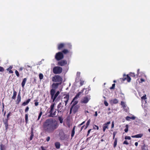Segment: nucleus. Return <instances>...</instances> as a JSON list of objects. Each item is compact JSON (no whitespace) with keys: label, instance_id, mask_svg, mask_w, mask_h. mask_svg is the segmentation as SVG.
<instances>
[{"label":"nucleus","instance_id":"f257e3e1","mask_svg":"<svg viewBox=\"0 0 150 150\" xmlns=\"http://www.w3.org/2000/svg\"><path fill=\"white\" fill-rule=\"evenodd\" d=\"M58 127L57 121L51 118L47 120L43 124L44 130L48 132H52Z\"/></svg>","mask_w":150,"mask_h":150},{"label":"nucleus","instance_id":"f03ea898","mask_svg":"<svg viewBox=\"0 0 150 150\" xmlns=\"http://www.w3.org/2000/svg\"><path fill=\"white\" fill-rule=\"evenodd\" d=\"M52 71L55 74H59L62 72V68L59 66H56L53 68Z\"/></svg>","mask_w":150,"mask_h":150},{"label":"nucleus","instance_id":"7ed1b4c3","mask_svg":"<svg viewBox=\"0 0 150 150\" xmlns=\"http://www.w3.org/2000/svg\"><path fill=\"white\" fill-rule=\"evenodd\" d=\"M64 58V54L61 52L56 53L55 56V58L57 61L61 60L63 59Z\"/></svg>","mask_w":150,"mask_h":150},{"label":"nucleus","instance_id":"20e7f679","mask_svg":"<svg viewBox=\"0 0 150 150\" xmlns=\"http://www.w3.org/2000/svg\"><path fill=\"white\" fill-rule=\"evenodd\" d=\"M64 105L62 103H60L57 106L58 112H63L65 110V108L64 107Z\"/></svg>","mask_w":150,"mask_h":150},{"label":"nucleus","instance_id":"39448f33","mask_svg":"<svg viewBox=\"0 0 150 150\" xmlns=\"http://www.w3.org/2000/svg\"><path fill=\"white\" fill-rule=\"evenodd\" d=\"M121 81L122 82L126 80L128 82H129L131 80V79L128 74L127 75L124 74L123 75V77L122 79H121Z\"/></svg>","mask_w":150,"mask_h":150},{"label":"nucleus","instance_id":"423d86ee","mask_svg":"<svg viewBox=\"0 0 150 150\" xmlns=\"http://www.w3.org/2000/svg\"><path fill=\"white\" fill-rule=\"evenodd\" d=\"M54 106V104H52L50 107L51 110L50 111L51 116L53 117L57 115V112L55 111L54 112H53V110Z\"/></svg>","mask_w":150,"mask_h":150},{"label":"nucleus","instance_id":"0eeeda50","mask_svg":"<svg viewBox=\"0 0 150 150\" xmlns=\"http://www.w3.org/2000/svg\"><path fill=\"white\" fill-rule=\"evenodd\" d=\"M62 78L59 75H56L52 78L53 82H60L62 81Z\"/></svg>","mask_w":150,"mask_h":150},{"label":"nucleus","instance_id":"6e6552de","mask_svg":"<svg viewBox=\"0 0 150 150\" xmlns=\"http://www.w3.org/2000/svg\"><path fill=\"white\" fill-rule=\"evenodd\" d=\"M64 96H65L63 99L62 103L63 105H64V103H65V106H66L69 100V94H66V95L64 94Z\"/></svg>","mask_w":150,"mask_h":150},{"label":"nucleus","instance_id":"1a4fd4ad","mask_svg":"<svg viewBox=\"0 0 150 150\" xmlns=\"http://www.w3.org/2000/svg\"><path fill=\"white\" fill-rule=\"evenodd\" d=\"M67 64V61L65 60H62L59 61L57 63V65L59 66H64Z\"/></svg>","mask_w":150,"mask_h":150},{"label":"nucleus","instance_id":"9d476101","mask_svg":"<svg viewBox=\"0 0 150 150\" xmlns=\"http://www.w3.org/2000/svg\"><path fill=\"white\" fill-rule=\"evenodd\" d=\"M65 46V44L64 43H60L58 45L57 49L59 50H61Z\"/></svg>","mask_w":150,"mask_h":150},{"label":"nucleus","instance_id":"9b49d317","mask_svg":"<svg viewBox=\"0 0 150 150\" xmlns=\"http://www.w3.org/2000/svg\"><path fill=\"white\" fill-rule=\"evenodd\" d=\"M141 149L142 150H148V145L143 143L141 146Z\"/></svg>","mask_w":150,"mask_h":150},{"label":"nucleus","instance_id":"f8f14e48","mask_svg":"<svg viewBox=\"0 0 150 150\" xmlns=\"http://www.w3.org/2000/svg\"><path fill=\"white\" fill-rule=\"evenodd\" d=\"M89 89L88 88H83L81 91L79 92L78 94H81L85 92V94H88L89 93Z\"/></svg>","mask_w":150,"mask_h":150},{"label":"nucleus","instance_id":"ddd939ff","mask_svg":"<svg viewBox=\"0 0 150 150\" xmlns=\"http://www.w3.org/2000/svg\"><path fill=\"white\" fill-rule=\"evenodd\" d=\"M89 98L86 97H84L81 100V103H86L89 101Z\"/></svg>","mask_w":150,"mask_h":150},{"label":"nucleus","instance_id":"4468645a","mask_svg":"<svg viewBox=\"0 0 150 150\" xmlns=\"http://www.w3.org/2000/svg\"><path fill=\"white\" fill-rule=\"evenodd\" d=\"M115 94H122L120 88L119 87L116 88L115 89Z\"/></svg>","mask_w":150,"mask_h":150},{"label":"nucleus","instance_id":"2eb2a0df","mask_svg":"<svg viewBox=\"0 0 150 150\" xmlns=\"http://www.w3.org/2000/svg\"><path fill=\"white\" fill-rule=\"evenodd\" d=\"M63 54H66L70 52V51L67 49H64L62 52H61Z\"/></svg>","mask_w":150,"mask_h":150},{"label":"nucleus","instance_id":"dca6fc26","mask_svg":"<svg viewBox=\"0 0 150 150\" xmlns=\"http://www.w3.org/2000/svg\"><path fill=\"white\" fill-rule=\"evenodd\" d=\"M59 84L58 83H53L52 86V88L56 89L58 88Z\"/></svg>","mask_w":150,"mask_h":150},{"label":"nucleus","instance_id":"f3484780","mask_svg":"<svg viewBox=\"0 0 150 150\" xmlns=\"http://www.w3.org/2000/svg\"><path fill=\"white\" fill-rule=\"evenodd\" d=\"M8 119H6L3 120V122L5 125V127H6V129H8Z\"/></svg>","mask_w":150,"mask_h":150},{"label":"nucleus","instance_id":"a211bd4d","mask_svg":"<svg viewBox=\"0 0 150 150\" xmlns=\"http://www.w3.org/2000/svg\"><path fill=\"white\" fill-rule=\"evenodd\" d=\"M59 94H51V98L53 100V102H54L56 98Z\"/></svg>","mask_w":150,"mask_h":150},{"label":"nucleus","instance_id":"6ab92c4d","mask_svg":"<svg viewBox=\"0 0 150 150\" xmlns=\"http://www.w3.org/2000/svg\"><path fill=\"white\" fill-rule=\"evenodd\" d=\"M79 108V106L77 105L74 107L73 111L74 113L78 111Z\"/></svg>","mask_w":150,"mask_h":150},{"label":"nucleus","instance_id":"aec40b11","mask_svg":"<svg viewBox=\"0 0 150 150\" xmlns=\"http://www.w3.org/2000/svg\"><path fill=\"white\" fill-rule=\"evenodd\" d=\"M21 100V97L20 94H18L17 96V98L16 101V104H18Z\"/></svg>","mask_w":150,"mask_h":150},{"label":"nucleus","instance_id":"412c9836","mask_svg":"<svg viewBox=\"0 0 150 150\" xmlns=\"http://www.w3.org/2000/svg\"><path fill=\"white\" fill-rule=\"evenodd\" d=\"M143 136V134H137L134 136H132V137L133 138H141Z\"/></svg>","mask_w":150,"mask_h":150},{"label":"nucleus","instance_id":"4be33fe9","mask_svg":"<svg viewBox=\"0 0 150 150\" xmlns=\"http://www.w3.org/2000/svg\"><path fill=\"white\" fill-rule=\"evenodd\" d=\"M26 81L27 79L26 78H25L23 79V81L21 83V85L23 87L25 85Z\"/></svg>","mask_w":150,"mask_h":150},{"label":"nucleus","instance_id":"5701e85b","mask_svg":"<svg viewBox=\"0 0 150 150\" xmlns=\"http://www.w3.org/2000/svg\"><path fill=\"white\" fill-rule=\"evenodd\" d=\"M30 99H28L26 101L24 102L22 104V105L25 106L27 105L30 102Z\"/></svg>","mask_w":150,"mask_h":150},{"label":"nucleus","instance_id":"b1692460","mask_svg":"<svg viewBox=\"0 0 150 150\" xmlns=\"http://www.w3.org/2000/svg\"><path fill=\"white\" fill-rule=\"evenodd\" d=\"M55 145L56 148L59 149L60 147V144L59 142H56L55 144Z\"/></svg>","mask_w":150,"mask_h":150},{"label":"nucleus","instance_id":"393cba45","mask_svg":"<svg viewBox=\"0 0 150 150\" xmlns=\"http://www.w3.org/2000/svg\"><path fill=\"white\" fill-rule=\"evenodd\" d=\"M0 149L1 150H5L6 149L5 146L2 144H1L0 145Z\"/></svg>","mask_w":150,"mask_h":150},{"label":"nucleus","instance_id":"a878e982","mask_svg":"<svg viewBox=\"0 0 150 150\" xmlns=\"http://www.w3.org/2000/svg\"><path fill=\"white\" fill-rule=\"evenodd\" d=\"M78 103V101H75L74 102V103H73L72 106L70 109V113H71V110L72 109L73 107L77 103Z\"/></svg>","mask_w":150,"mask_h":150},{"label":"nucleus","instance_id":"bb28decb","mask_svg":"<svg viewBox=\"0 0 150 150\" xmlns=\"http://www.w3.org/2000/svg\"><path fill=\"white\" fill-rule=\"evenodd\" d=\"M75 126H74L72 130V132H71V137H73L74 135V133H75Z\"/></svg>","mask_w":150,"mask_h":150},{"label":"nucleus","instance_id":"cd10ccee","mask_svg":"<svg viewBox=\"0 0 150 150\" xmlns=\"http://www.w3.org/2000/svg\"><path fill=\"white\" fill-rule=\"evenodd\" d=\"M110 101L111 102H113L114 104L117 103L118 102L117 99H114L113 100H111Z\"/></svg>","mask_w":150,"mask_h":150},{"label":"nucleus","instance_id":"c85d7f7f","mask_svg":"<svg viewBox=\"0 0 150 150\" xmlns=\"http://www.w3.org/2000/svg\"><path fill=\"white\" fill-rule=\"evenodd\" d=\"M56 89L52 88L50 91V94H55Z\"/></svg>","mask_w":150,"mask_h":150},{"label":"nucleus","instance_id":"c756f323","mask_svg":"<svg viewBox=\"0 0 150 150\" xmlns=\"http://www.w3.org/2000/svg\"><path fill=\"white\" fill-rule=\"evenodd\" d=\"M129 75L133 77L134 78H135V76H136V75H135V74L134 73H132V72H130L129 74Z\"/></svg>","mask_w":150,"mask_h":150},{"label":"nucleus","instance_id":"7c9ffc66","mask_svg":"<svg viewBox=\"0 0 150 150\" xmlns=\"http://www.w3.org/2000/svg\"><path fill=\"white\" fill-rule=\"evenodd\" d=\"M115 84L114 83L112 84V86L110 87L109 88L111 90L114 89H115Z\"/></svg>","mask_w":150,"mask_h":150},{"label":"nucleus","instance_id":"2f4dec72","mask_svg":"<svg viewBox=\"0 0 150 150\" xmlns=\"http://www.w3.org/2000/svg\"><path fill=\"white\" fill-rule=\"evenodd\" d=\"M90 121H91V120H90V119L89 120H88V121H87V122L86 124V125L85 128V129H86L87 128V127H88V125H89V124H90Z\"/></svg>","mask_w":150,"mask_h":150},{"label":"nucleus","instance_id":"473e14b6","mask_svg":"<svg viewBox=\"0 0 150 150\" xmlns=\"http://www.w3.org/2000/svg\"><path fill=\"white\" fill-rule=\"evenodd\" d=\"M39 78L40 80H41L43 79V75L42 73H40L39 74Z\"/></svg>","mask_w":150,"mask_h":150},{"label":"nucleus","instance_id":"72a5a7b5","mask_svg":"<svg viewBox=\"0 0 150 150\" xmlns=\"http://www.w3.org/2000/svg\"><path fill=\"white\" fill-rule=\"evenodd\" d=\"M117 139L115 138L114 142V147H115L117 145Z\"/></svg>","mask_w":150,"mask_h":150},{"label":"nucleus","instance_id":"f704fd0d","mask_svg":"<svg viewBox=\"0 0 150 150\" xmlns=\"http://www.w3.org/2000/svg\"><path fill=\"white\" fill-rule=\"evenodd\" d=\"M126 128L125 129V132H128V125H126L125 126Z\"/></svg>","mask_w":150,"mask_h":150},{"label":"nucleus","instance_id":"c9c22d12","mask_svg":"<svg viewBox=\"0 0 150 150\" xmlns=\"http://www.w3.org/2000/svg\"><path fill=\"white\" fill-rule=\"evenodd\" d=\"M31 129H32V132H31V135H30V140H31L32 139L33 137V130H32L33 129L32 128Z\"/></svg>","mask_w":150,"mask_h":150},{"label":"nucleus","instance_id":"e433bc0d","mask_svg":"<svg viewBox=\"0 0 150 150\" xmlns=\"http://www.w3.org/2000/svg\"><path fill=\"white\" fill-rule=\"evenodd\" d=\"M121 104L124 108H125L126 107V106L124 102L121 101Z\"/></svg>","mask_w":150,"mask_h":150},{"label":"nucleus","instance_id":"4c0bfd02","mask_svg":"<svg viewBox=\"0 0 150 150\" xmlns=\"http://www.w3.org/2000/svg\"><path fill=\"white\" fill-rule=\"evenodd\" d=\"M25 122L27 123L28 122V114H26L25 115Z\"/></svg>","mask_w":150,"mask_h":150},{"label":"nucleus","instance_id":"58836bf2","mask_svg":"<svg viewBox=\"0 0 150 150\" xmlns=\"http://www.w3.org/2000/svg\"><path fill=\"white\" fill-rule=\"evenodd\" d=\"M104 93H109V90L107 88L105 89L103 91Z\"/></svg>","mask_w":150,"mask_h":150},{"label":"nucleus","instance_id":"ea45409f","mask_svg":"<svg viewBox=\"0 0 150 150\" xmlns=\"http://www.w3.org/2000/svg\"><path fill=\"white\" fill-rule=\"evenodd\" d=\"M65 139V136L64 135H63L62 136H60V139L62 140H64Z\"/></svg>","mask_w":150,"mask_h":150},{"label":"nucleus","instance_id":"a19ab883","mask_svg":"<svg viewBox=\"0 0 150 150\" xmlns=\"http://www.w3.org/2000/svg\"><path fill=\"white\" fill-rule=\"evenodd\" d=\"M59 121L60 122L62 123L63 122V119L60 117H59Z\"/></svg>","mask_w":150,"mask_h":150},{"label":"nucleus","instance_id":"79ce46f5","mask_svg":"<svg viewBox=\"0 0 150 150\" xmlns=\"http://www.w3.org/2000/svg\"><path fill=\"white\" fill-rule=\"evenodd\" d=\"M79 94H77L76 96L74 98L73 100L72 101V102H73L74 100H75L76 99H77L78 98L79 96Z\"/></svg>","mask_w":150,"mask_h":150},{"label":"nucleus","instance_id":"37998d69","mask_svg":"<svg viewBox=\"0 0 150 150\" xmlns=\"http://www.w3.org/2000/svg\"><path fill=\"white\" fill-rule=\"evenodd\" d=\"M15 73L16 76L18 77H19V73L17 70H15Z\"/></svg>","mask_w":150,"mask_h":150},{"label":"nucleus","instance_id":"c03bdc74","mask_svg":"<svg viewBox=\"0 0 150 150\" xmlns=\"http://www.w3.org/2000/svg\"><path fill=\"white\" fill-rule=\"evenodd\" d=\"M67 47L69 48V49H71V45L70 43H68L67 44Z\"/></svg>","mask_w":150,"mask_h":150},{"label":"nucleus","instance_id":"a18cd8bd","mask_svg":"<svg viewBox=\"0 0 150 150\" xmlns=\"http://www.w3.org/2000/svg\"><path fill=\"white\" fill-rule=\"evenodd\" d=\"M4 69L1 67H0V71L3 72L4 71Z\"/></svg>","mask_w":150,"mask_h":150},{"label":"nucleus","instance_id":"49530a36","mask_svg":"<svg viewBox=\"0 0 150 150\" xmlns=\"http://www.w3.org/2000/svg\"><path fill=\"white\" fill-rule=\"evenodd\" d=\"M125 139H129V140H130V139H131V137H130L129 136H126L125 137Z\"/></svg>","mask_w":150,"mask_h":150},{"label":"nucleus","instance_id":"de8ad7c7","mask_svg":"<svg viewBox=\"0 0 150 150\" xmlns=\"http://www.w3.org/2000/svg\"><path fill=\"white\" fill-rule=\"evenodd\" d=\"M84 81H81V80L80 81V86H82V85H83V84L84 83Z\"/></svg>","mask_w":150,"mask_h":150},{"label":"nucleus","instance_id":"09e8293b","mask_svg":"<svg viewBox=\"0 0 150 150\" xmlns=\"http://www.w3.org/2000/svg\"><path fill=\"white\" fill-rule=\"evenodd\" d=\"M13 68V66H10L8 68L6 69L7 71H8L9 70H11Z\"/></svg>","mask_w":150,"mask_h":150},{"label":"nucleus","instance_id":"8fccbe9b","mask_svg":"<svg viewBox=\"0 0 150 150\" xmlns=\"http://www.w3.org/2000/svg\"><path fill=\"white\" fill-rule=\"evenodd\" d=\"M146 94H145V95L144 96H143L141 97V98L142 100H145L146 99Z\"/></svg>","mask_w":150,"mask_h":150},{"label":"nucleus","instance_id":"3c124183","mask_svg":"<svg viewBox=\"0 0 150 150\" xmlns=\"http://www.w3.org/2000/svg\"><path fill=\"white\" fill-rule=\"evenodd\" d=\"M81 73L80 72H77L76 73V76L78 77H79Z\"/></svg>","mask_w":150,"mask_h":150},{"label":"nucleus","instance_id":"603ef678","mask_svg":"<svg viewBox=\"0 0 150 150\" xmlns=\"http://www.w3.org/2000/svg\"><path fill=\"white\" fill-rule=\"evenodd\" d=\"M11 114V112H9L8 113V114L7 116V119H8V117L9 116H10V114Z\"/></svg>","mask_w":150,"mask_h":150},{"label":"nucleus","instance_id":"864d4df0","mask_svg":"<svg viewBox=\"0 0 150 150\" xmlns=\"http://www.w3.org/2000/svg\"><path fill=\"white\" fill-rule=\"evenodd\" d=\"M104 103L106 106H108V104L106 101H104Z\"/></svg>","mask_w":150,"mask_h":150},{"label":"nucleus","instance_id":"5fc2aeb1","mask_svg":"<svg viewBox=\"0 0 150 150\" xmlns=\"http://www.w3.org/2000/svg\"><path fill=\"white\" fill-rule=\"evenodd\" d=\"M42 112H40V114H39V116L38 117V120H39V119H40V116H41V115H42Z\"/></svg>","mask_w":150,"mask_h":150},{"label":"nucleus","instance_id":"6e6d98bb","mask_svg":"<svg viewBox=\"0 0 150 150\" xmlns=\"http://www.w3.org/2000/svg\"><path fill=\"white\" fill-rule=\"evenodd\" d=\"M103 127L105 129L108 128V125H105V124L103 125Z\"/></svg>","mask_w":150,"mask_h":150},{"label":"nucleus","instance_id":"4d7b16f0","mask_svg":"<svg viewBox=\"0 0 150 150\" xmlns=\"http://www.w3.org/2000/svg\"><path fill=\"white\" fill-rule=\"evenodd\" d=\"M123 144H128V143L127 142V141L126 140H125L124 141Z\"/></svg>","mask_w":150,"mask_h":150},{"label":"nucleus","instance_id":"13d9d810","mask_svg":"<svg viewBox=\"0 0 150 150\" xmlns=\"http://www.w3.org/2000/svg\"><path fill=\"white\" fill-rule=\"evenodd\" d=\"M29 107L27 106V107L25 109V112H27L28 111V110H29Z\"/></svg>","mask_w":150,"mask_h":150},{"label":"nucleus","instance_id":"bf43d9fd","mask_svg":"<svg viewBox=\"0 0 150 150\" xmlns=\"http://www.w3.org/2000/svg\"><path fill=\"white\" fill-rule=\"evenodd\" d=\"M8 71L9 74H12L13 73V71L11 70H9Z\"/></svg>","mask_w":150,"mask_h":150},{"label":"nucleus","instance_id":"052dcab7","mask_svg":"<svg viewBox=\"0 0 150 150\" xmlns=\"http://www.w3.org/2000/svg\"><path fill=\"white\" fill-rule=\"evenodd\" d=\"M16 94H13V96L12 97V98L13 99H15L16 96Z\"/></svg>","mask_w":150,"mask_h":150},{"label":"nucleus","instance_id":"680f3d73","mask_svg":"<svg viewBox=\"0 0 150 150\" xmlns=\"http://www.w3.org/2000/svg\"><path fill=\"white\" fill-rule=\"evenodd\" d=\"M50 139V137H47L46 139V140L47 142H48Z\"/></svg>","mask_w":150,"mask_h":150},{"label":"nucleus","instance_id":"e2e57ef3","mask_svg":"<svg viewBox=\"0 0 150 150\" xmlns=\"http://www.w3.org/2000/svg\"><path fill=\"white\" fill-rule=\"evenodd\" d=\"M129 119H130V117L129 116H127L126 117V119L127 120H129Z\"/></svg>","mask_w":150,"mask_h":150},{"label":"nucleus","instance_id":"0e129e2a","mask_svg":"<svg viewBox=\"0 0 150 150\" xmlns=\"http://www.w3.org/2000/svg\"><path fill=\"white\" fill-rule=\"evenodd\" d=\"M34 81H33V83H36V81H37V80L35 78H34Z\"/></svg>","mask_w":150,"mask_h":150},{"label":"nucleus","instance_id":"69168bd1","mask_svg":"<svg viewBox=\"0 0 150 150\" xmlns=\"http://www.w3.org/2000/svg\"><path fill=\"white\" fill-rule=\"evenodd\" d=\"M130 119L134 120L135 119V117L134 116H132L131 117H130Z\"/></svg>","mask_w":150,"mask_h":150},{"label":"nucleus","instance_id":"338daca9","mask_svg":"<svg viewBox=\"0 0 150 150\" xmlns=\"http://www.w3.org/2000/svg\"><path fill=\"white\" fill-rule=\"evenodd\" d=\"M140 80L142 82H144L145 81V80L143 78H141Z\"/></svg>","mask_w":150,"mask_h":150},{"label":"nucleus","instance_id":"774afa93","mask_svg":"<svg viewBox=\"0 0 150 150\" xmlns=\"http://www.w3.org/2000/svg\"><path fill=\"white\" fill-rule=\"evenodd\" d=\"M110 121H109V122H107L106 123H105V125H108L110 124Z\"/></svg>","mask_w":150,"mask_h":150}]
</instances>
